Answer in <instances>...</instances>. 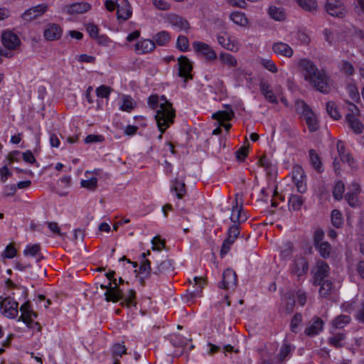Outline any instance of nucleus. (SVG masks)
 <instances>
[{
    "instance_id": "1",
    "label": "nucleus",
    "mask_w": 364,
    "mask_h": 364,
    "mask_svg": "<svg viewBox=\"0 0 364 364\" xmlns=\"http://www.w3.org/2000/svg\"><path fill=\"white\" fill-rule=\"evenodd\" d=\"M175 110L172 107V105L169 102L164 101L160 105L159 109L155 114V119L157 123L161 134L158 139H162L163 134L167 128L170 127L174 122Z\"/></svg>"
},
{
    "instance_id": "2",
    "label": "nucleus",
    "mask_w": 364,
    "mask_h": 364,
    "mask_svg": "<svg viewBox=\"0 0 364 364\" xmlns=\"http://www.w3.org/2000/svg\"><path fill=\"white\" fill-rule=\"evenodd\" d=\"M304 78L311 86L320 92L327 94L331 90L329 77L323 70H319L316 68Z\"/></svg>"
},
{
    "instance_id": "3",
    "label": "nucleus",
    "mask_w": 364,
    "mask_h": 364,
    "mask_svg": "<svg viewBox=\"0 0 364 364\" xmlns=\"http://www.w3.org/2000/svg\"><path fill=\"white\" fill-rule=\"evenodd\" d=\"M296 109L304 118L310 132H315L318 129L316 116L304 101L298 100L296 103Z\"/></svg>"
},
{
    "instance_id": "4",
    "label": "nucleus",
    "mask_w": 364,
    "mask_h": 364,
    "mask_svg": "<svg viewBox=\"0 0 364 364\" xmlns=\"http://www.w3.org/2000/svg\"><path fill=\"white\" fill-rule=\"evenodd\" d=\"M329 269V266L326 262L322 260L317 261L311 270L314 284L316 286L320 285L324 279L328 276Z\"/></svg>"
},
{
    "instance_id": "5",
    "label": "nucleus",
    "mask_w": 364,
    "mask_h": 364,
    "mask_svg": "<svg viewBox=\"0 0 364 364\" xmlns=\"http://www.w3.org/2000/svg\"><path fill=\"white\" fill-rule=\"evenodd\" d=\"M228 237L223 241L220 255L224 257L230 250L231 245L235 242L240 234V226L238 224H233L228 229Z\"/></svg>"
},
{
    "instance_id": "6",
    "label": "nucleus",
    "mask_w": 364,
    "mask_h": 364,
    "mask_svg": "<svg viewBox=\"0 0 364 364\" xmlns=\"http://www.w3.org/2000/svg\"><path fill=\"white\" fill-rule=\"evenodd\" d=\"M309 269V263L306 258L296 256L291 265V274L300 277L306 274Z\"/></svg>"
},
{
    "instance_id": "7",
    "label": "nucleus",
    "mask_w": 364,
    "mask_h": 364,
    "mask_svg": "<svg viewBox=\"0 0 364 364\" xmlns=\"http://www.w3.org/2000/svg\"><path fill=\"white\" fill-rule=\"evenodd\" d=\"M18 304L11 297L4 299L0 303L3 314L8 318H15L18 313Z\"/></svg>"
},
{
    "instance_id": "8",
    "label": "nucleus",
    "mask_w": 364,
    "mask_h": 364,
    "mask_svg": "<svg viewBox=\"0 0 364 364\" xmlns=\"http://www.w3.org/2000/svg\"><path fill=\"white\" fill-rule=\"evenodd\" d=\"M325 8L326 12L332 16L343 18L346 14V8L340 0H327Z\"/></svg>"
},
{
    "instance_id": "9",
    "label": "nucleus",
    "mask_w": 364,
    "mask_h": 364,
    "mask_svg": "<svg viewBox=\"0 0 364 364\" xmlns=\"http://www.w3.org/2000/svg\"><path fill=\"white\" fill-rule=\"evenodd\" d=\"M1 41L4 46L6 48V50L11 51L12 53L21 43L18 36L10 31H4L2 33Z\"/></svg>"
},
{
    "instance_id": "10",
    "label": "nucleus",
    "mask_w": 364,
    "mask_h": 364,
    "mask_svg": "<svg viewBox=\"0 0 364 364\" xmlns=\"http://www.w3.org/2000/svg\"><path fill=\"white\" fill-rule=\"evenodd\" d=\"M237 286V274L232 269H228L223 274L219 287L224 289H234Z\"/></svg>"
},
{
    "instance_id": "11",
    "label": "nucleus",
    "mask_w": 364,
    "mask_h": 364,
    "mask_svg": "<svg viewBox=\"0 0 364 364\" xmlns=\"http://www.w3.org/2000/svg\"><path fill=\"white\" fill-rule=\"evenodd\" d=\"M193 47L196 52L203 55L207 60H213L217 58L216 53L208 44L195 41L193 43Z\"/></svg>"
},
{
    "instance_id": "12",
    "label": "nucleus",
    "mask_w": 364,
    "mask_h": 364,
    "mask_svg": "<svg viewBox=\"0 0 364 364\" xmlns=\"http://www.w3.org/2000/svg\"><path fill=\"white\" fill-rule=\"evenodd\" d=\"M48 6L46 4H38L25 11L21 16L23 20L30 21L42 16L48 11Z\"/></svg>"
},
{
    "instance_id": "13",
    "label": "nucleus",
    "mask_w": 364,
    "mask_h": 364,
    "mask_svg": "<svg viewBox=\"0 0 364 364\" xmlns=\"http://www.w3.org/2000/svg\"><path fill=\"white\" fill-rule=\"evenodd\" d=\"M178 75L184 78L186 82L188 79H192L191 71L192 70V65L189 60L185 56H181L178 60Z\"/></svg>"
},
{
    "instance_id": "14",
    "label": "nucleus",
    "mask_w": 364,
    "mask_h": 364,
    "mask_svg": "<svg viewBox=\"0 0 364 364\" xmlns=\"http://www.w3.org/2000/svg\"><path fill=\"white\" fill-rule=\"evenodd\" d=\"M259 87L261 94L268 102L272 104L278 103L277 96L274 94L272 86L267 81L264 80H260Z\"/></svg>"
},
{
    "instance_id": "15",
    "label": "nucleus",
    "mask_w": 364,
    "mask_h": 364,
    "mask_svg": "<svg viewBox=\"0 0 364 364\" xmlns=\"http://www.w3.org/2000/svg\"><path fill=\"white\" fill-rule=\"evenodd\" d=\"M237 197H238V194H236L235 200V205H233L232 209L230 220L234 224L238 223V225H239L242 222H245L247 220V217L246 214L243 212L242 206V205L238 206Z\"/></svg>"
},
{
    "instance_id": "16",
    "label": "nucleus",
    "mask_w": 364,
    "mask_h": 364,
    "mask_svg": "<svg viewBox=\"0 0 364 364\" xmlns=\"http://www.w3.org/2000/svg\"><path fill=\"white\" fill-rule=\"evenodd\" d=\"M113 289L107 290L105 293V300L107 301H112L116 303L119 301H122L124 299V294L122 289H119L117 284V279L113 281Z\"/></svg>"
},
{
    "instance_id": "17",
    "label": "nucleus",
    "mask_w": 364,
    "mask_h": 364,
    "mask_svg": "<svg viewBox=\"0 0 364 364\" xmlns=\"http://www.w3.org/2000/svg\"><path fill=\"white\" fill-rule=\"evenodd\" d=\"M272 50L275 54L287 58H291L294 54L293 49L287 43L281 41L272 44Z\"/></svg>"
},
{
    "instance_id": "18",
    "label": "nucleus",
    "mask_w": 364,
    "mask_h": 364,
    "mask_svg": "<svg viewBox=\"0 0 364 364\" xmlns=\"http://www.w3.org/2000/svg\"><path fill=\"white\" fill-rule=\"evenodd\" d=\"M323 321L318 317L312 318L311 322L305 329V333L309 336H314L318 335L322 330Z\"/></svg>"
},
{
    "instance_id": "19",
    "label": "nucleus",
    "mask_w": 364,
    "mask_h": 364,
    "mask_svg": "<svg viewBox=\"0 0 364 364\" xmlns=\"http://www.w3.org/2000/svg\"><path fill=\"white\" fill-rule=\"evenodd\" d=\"M173 271L172 261L169 259H165L159 262L154 268L152 274L159 277Z\"/></svg>"
},
{
    "instance_id": "20",
    "label": "nucleus",
    "mask_w": 364,
    "mask_h": 364,
    "mask_svg": "<svg viewBox=\"0 0 364 364\" xmlns=\"http://www.w3.org/2000/svg\"><path fill=\"white\" fill-rule=\"evenodd\" d=\"M117 17L123 20H127L132 16V9L129 3L127 0H121L120 4H117Z\"/></svg>"
},
{
    "instance_id": "21",
    "label": "nucleus",
    "mask_w": 364,
    "mask_h": 364,
    "mask_svg": "<svg viewBox=\"0 0 364 364\" xmlns=\"http://www.w3.org/2000/svg\"><path fill=\"white\" fill-rule=\"evenodd\" d=\"M155 43L154 41L145 39L138 41L135 45V51L138 54H144L154 50Z\"/></svg>"
},
{
    "instance_id": "22",
    "label": "nucleus",
    "mask_w": 364,
    "mask_h": 364,
    "mask_svg": "<svg viewBox=\"0 0 364 364\" xmlns=\"http://www.w3.org/2000/svg\"><path fill=\"white\" fill-rule=\"evenodd\" d=\"M20 310L21 311V316L18 320L23 321L28 327H32L31 323H33V320L31 316H34L36 317V315L31 309L29 304L28 303L22 304Z\"/></svg>"
},
{
    "instance_id": "23",
    "label": "nucleus",
    "mask_w": 364,
    "mask_h": 364,
    "mask_svg": "<svg viewBox=\"0 0 364 364\" xmlns=\"http://www.w3.org/2000/svg\"><path fill=\"white\" fill-rule=\"evenodd\" d=\"M62 35L61 28L56 24H50L44 31V36L48 41H53L60 38Z\"/></svg>"
},
{
    "instance_id": "24",
    "label": "nucleus",
    "mask_w": 364,
    "mask_h": 364,
    "mask_svg": "<svg viewBox=\"0 0 364 364\" xmlns=\"http://www.w3.org/2000/svg\"><path fill=\"white\" fill-rule=\"evenodd\" d=\"M297 65L299 66L304 77L318 68L313 61L308 58L300 59L297 63Z\"/></svg>"
},
{
    "instance_id": "25",
    "label": "nucleus",
    "mask_w": 364,
    "mask_h": 364,
    "mask_svg": "<svg viewBox=\"0 0 364 364\" xmlns=\"http://www.w3.org/2000/svg\"><path fill=\"white\" fill-rule=\"evenodd\" d=\"M337 150L341 160L343 163L348 164L349 166H353L354 160L351 157L350 154L346 151L344 144L341 141H338L337 143Z\"/></svg>"
},
{
    "instance_id": "26",
    "label": "nucleus",
    "mask_w": 364,
    "mask_h": 364,
    "mask_svg": "<svg viewBox=\"0 0 364 364\" xmlns=\"http://www.w3.org/2000/svg\"><path fill=\"white\" fill-rule=\"evenodd\" d=\"M168 22L176 28L186 30L189 28L188 22L180 16L172 14L168 16Z\"/></svg>"
},
{
    "instance_id": "27",
    "label": "nucleus",
    "mask_w": 364,
    "mask_h": 364,
    "mask_svg": "<svg viewBox=\"0 0 364 364\" xmlns=\"http://www.w3.org/2000/svg\"><path fill=\"white\" fill-rule=\"evenodd\" d=\"M90 5L86 2L75 3L68 6L67 12L70 14H83L90 9Z\"/></svg>"
},
{
    "instance_id": "28",
    "label": "nucleus",
    "mask_w": 364,
    "mask_h": 364,
    "mask_svg": "<svg viewBox=\"0 0 364 364\" xmlns=\"http://www.w3.org/2000/svg\"><path fill=\"white\" fill-rule=\"evenodd\" d=\"M346 119L349 127L353 130L355 133L360 134L363 132V125L357 119L356 116L352 114H347L346 116Z\"/></svg>"
},
{
    "instance_id": "29",
    "label": "nucleus",
    "mask_w": 364,
    "mask_h": 364,
    "mask_svg": "<svg viewBox=\"0 0 364 364\" xmlns=\"http://www.w3.org/2000/svg\"><path fill=\"white\" fill-rule=\"evenodd\" d=\"M172 192H175L178 199H182L186 194V185L184 182L179 181L178 178H175L172 181L171 187Z\"/></svg>"
},
{
    "instance_id": "30",
    "label": "nucleus",
    "mask_w": 364,
    "mask_h": 364,
    "mask_svg": "<svg viewBox=\"0 0 364 364\" xmlns=\"http://www.w3.org/2000/svg\"><path fill=\"white\" fill-rule=\"evenodd\" d=\"M218 43L223 48L231 51L237 49L233 43L230 41V37L226 33H221L217 36Z\"/></svg>"
},
{
    "instance_id": "31",
    "label": "nucleus",
    "mask_w": 364,
    "mask_h": 364,
    "mask_svg": "<svg viewBox=\"0 0 364 364\" xmlns=\"http://www.w3.org/2000/svg\"><path fill=\"white\" fill-rule=\"evenodd\" d=\"M164 101L168 102L164 95L159 98L157 95H153L148 98V105L151 109L156 110V114L157 111L159 109L160 105Z\"/></svg>"
},
{
    "instance_id": "32",
    "label": "nucleus",
    "mask_w": 364,
    "mask_h": 364,
    "mask_svg": "<svg viewBox=\"0 0 364 364\" xmlns=\"http://www.w3.org/2000/svg\"><path fill=\"white\" fill-rule=\"evenodd\" d=\"M304 200L300 196L292 194L289 198V208L290 210H299L301 209Z\"/></svg>"
},
{
    "instance_id": "33",
    "label": "nucleus",
    "mask_w": 364,
    "mask_h": 364,
    "mask_svg": "<svg viewBox=\"0 0 364 364\" xmlns=\"http://www.w3.org/2000/svg\"><path fill=\"white\" fill-rule=\"evenodd\" d=\"M316 250H317L319 252L321 257L324 259L328 258L331 253V246L328 242H323L321 244L316 245L315 246Z\"/></svg>"
},
{
    "instance_id": "34",
    "label": "nucleus",
    "mask_w": 364,
    "mask_h": 364,
    "mask_svg": "<svg viewBox=\"0 0 364 364\" xmlns=\"http://www.w3.org/2000/svg\"><path fill=\"white\" fill-rule=\"evenodd\" d=\"M234 116L232 110L218 111L213 114L212 117L217 119L218 122H222L229 121Z\"/></svg>"
},
{
    "instance_id": "35",
    "label": "nucleus",
    "mask_w": 364,
    "mask_h": 364,
    "mask_svg": "<svg viewBox=\"0 0 364 364\" xmlns=\"http://www.w3.org/2000/svg\"><path fill=\"white\" fill-rule=\"evenodd\" d=\"M231 20L236 24L245 26L248 23V20L245 15L242 12H233L230 15Z\"/></svg>"
},
{
    "instance_id": "36",
    "label": "nucleus",
    "mask_w": 364,
    "mask_h": 364,
    "mask_svg": "<svg viewBox=\"0 0 364 364\" xmlns=\"http://www.w3.org/2000/svg\"><path fill=\"white\" fill-rule=\"evenodd\" d=\"M40 249L41 247L38 244L28 245L24 250L23 254L26 256H38V258L37 259V262H39L42 258V257H39Z\"/></svg>"
},
{
    "instance_id": "37",
    "label": "nucleus",
    "mask_w": 364,
    "mask_h": 364,
    "mask_svg": "<svg viewBox=\"0 0 364 364\" xmlns=\"http://www.w3.org/2000/svg\"><path fill=\"white\" fill-rule=\"evenodd\" d=\"M326 109L328 114L333 119L338 120L341 119V115L338 111L337 107L333 102H328L326 103Z\"/></svg>"
},
{
    "instance_id": "38",
    "label": "nucleus",
    "mask_w": 364,
    "mask_h": 364,
    "mask_svg": "<svg viewBox=\"0 0 364 364\" xmlns=\"http://www.w3.org/2000/svg\"><path fill=\"white\" fill-rule=\"evenodd\" d=\"M170 40L169 33L166 31H161L154 37V43L159 46H166Z\"/></svg>"
},
{
    "instance_id": "39",
    "label": "nucleus",
    "mask_w": 364,
    "mask_h": 364,
    "mask_svg": "<svg viewBox=\"0 0 364 364\" xmlns=\"http://www.w3.org/2000/svg\"><path fill=\"white\" fill-rule=\"evenodd\" d=\"M346 338V335L343 333H337L328 338V343L335 348L343 347V341Z\"/></svg>"
},
{
    "instance_id": "40",
    "label": "nucleus",
    "mask_w": 364,
    "mask_h": 364,
    "mask_svg": "<svg viewBox=\"0 0 364 364\" xmlns=\"http://www.w3.org/2000/svg\"><path fill=\"white\" fill-rule=\"evenodd\" d=\"M351 321V318L348 315H340L337 316L333 321V326L336 328H342L347 324H348Z\"/></svg>"
},
{
    "instance_id": "41",
    "label": "nucleus",
    "mask_w": 364,
    "mask_h": 364,
    "mask_svg": "<svg viewBox=\"0 0 364 364\" xmlns=\"http://www.w3.org/2000/svg\"><path fill=\"white\" fill-rule=\"evenodd\" d=\"M298 4L304 10L308 11H314L317 8L316 0H296Z\"/></svg>"
},
{
    "instance_id": "42",
    "label": "nucleus",
    "mask_w": 364,
    "mask_h": 364,
    "mask_svg": "<svg viewBox=\"0 0 364 364\" xmlns=\"http://www.w3.org/2000/svg\"><path fill=\"white\" fill-rule=\"evenodd\" d=\"M310 161L313 167L318 172L321 171V163L318 155L314 149L309 151Z\"/></svg>"
},
{
    "instance_id": "43",
    "label": "nucleus",
    "mask_w": 364,
    "mask_h": 364,
    "mask_svg": "<svg viewBox=\"0 0 364 364\" xmlns=\"http://www.w3.org/2000/svg\"><path fill=\"white\" fill-rule=\"evenodd\" d=\"M135 102L130 96H124L120 109L125 112H130L134 108Z\"/></svg>"
},
{
    "instance_id": "44",
    "label": "nucleus",
    "mask_w": 364,
    "mask_h": 364,
    "mask_svg": "<svg viewBox=\"0 0 364 364\" xmlns=\"http://www.w3.org/2000/svg\"><path fill=\"white\" fill-rule=\"evenodd\" d=\"M170 342L173 346L178 348H183L187 345V339L178 334L172 335Z\"/></svg>"
},
{
    "instance_id": "45",
    "label": "nucleus",
    "mask_w": 364,
    "mask_h": 364,
    "mask_svg": "<svg viewBox=\"0 0 364 364\" xmlns=\"http://www.w3.org/2000/svg\"><path fill=\"white\" fill-rule=\"evenodd\" d=\"M220 59L223 63L230 67H235L237 65L236 58L230 53H221L220 54Z\"/></svg>"
},
{
    "instance_id": "46",
    "label": "nucleus",
    "mask_w": 364,
    "mask_h": 364,
    "mask_svg": "<svg viewBox=\"0 0 364 364\" xmlns=\"http://www.w3.org/2000/svg\"><path fill=\"white\" fill-rule=\"evenodd\" d=\"M80 184L85 188L94 191L97 187V178L95 177L88 178L87 179L82 180Z\"/></svg>"
},
{
    "instance_id": "47",
    "label": "nucleus",
    "mask_w": 364,
    "mask_h": 364,
    "mask_svg": "<svg viewBox=\"0 0 364 364\" xmlns=\"http://www.w3.org/2000/svg\"><path fill=\"white\" fill-rule=\"evenodd\" d=\"M331 222L334 227L338 228L343 223L342 214L338 210H333L331 213Z\"/></svg>"
},
{
    "instance_id": "48",
    "label": "nucleus",
    "mask_w": 364,
    "mask_h": 364,
    "mask_svg": "<svg viewBox=\"0 0 364 364\" xmlns=\"http://www.w3.org/2000/svg\"><path fill=\"white\" fill-rule=\"evenodd\" d=\"M319 294L321 296H327L332 290V283L328 280L323 281L320 284Z\"/></svg>"
},
{
    "instance_id": "49",
    "label": "nucleus",
    "mask_w": 364,
    "mask_h": 364,
    "mask_svg": "<svg viewBox=\"0 0 364 364\" xmlns=\"http://www.w3.org/2000/svg\"><path fill=\"white\" fill-rule=\"evenodd\" d=\"M344 190H345V185H344L343 182L338 181L333 188V194L334 198L338 200H341L342 198Z\"/></svg>"
},
{
    "instance_id": "50",
    "label": "nucleus",
    "mask_w": 364,
    "mask_h": 364,
    "mask_svg": "<svg viewBox=\"0 0 364 364\" xmlns=\"http://www.w3.org/2000/svg\"><path fill=\"white\" fill-rule=\"evenodd\" d=\"M194 285L197 286L196 289L191 292L192 296L196 297L202 291V289L205 284V280L201 277H195L193 278Z\"/></svg>"
},
{
    "instance_id": "51",
    "label": "nucleus",
    "mask_w": 364,
    "mask_h": 364,
    "mask_svg": "<svg viewBox=\"0 0 364 364\" xmlns=\"http://www.w3.org/2000/svg\"><path fill=\"white\" fill-rule=\"evenodd\" d=\"M269 14L272 18L277 21H282L285 16L283 11L277 7H270L269 9Z\"/></svg>"
},
{
    "instance_id": "52",
    "label": "nucleus",
    "mask_w": 364,
    "mask_h": 364,
    "mask_svg": "<svg viewBox=\"0 0 364 364\" xmlns=\"http://www.w3.org/2000/svg\"><path fill=\"white\" fill-rule=\"evenodd\" d=\"M262 65L266 68L267 70L272 73H276L278 71L277 67L275 63L270 59H262L261 60Z\"/></svg>"
},
{
    "instance_id": "53",
    "label": "nucleus",
    "mask_w": 364,
    "mask_h": 364,
    "mask_svg": "<svg viewBox=\"0 0 364 364\" xmlns=\"http://www.w3.org/2000/svg\"><path fill=\"white\" fill-rule=\"evenodd\" d=\"M302 321V315L299 313L296 314L291 318L290 328L292 332L296 333L299 323Z\"/></svg>"
},
{
    "instance_id": "54",
    "label": "nucleus",
    "mask_w": 364,
    "mask_h": 364,
    "mask_svg": "<svg viewBox=\"0 0 364 364\" xmlns=\"http://www.w3.org/2000/svg\"><path fill=\"white\" fill-rule=\"evenodd\" d=\"M176 46L180 50L183 52L186 51L189 46L188 38L186 36H179L177 39Z\"/></svg>"
},
{
    "instance_id": "55",
    "label": "nucleus",
    "mask_w": 364,
    "mask_h": 364,
    "mask_svg": "<svg viewBox=\"0 0 364 364\" xmlns=\"http://www.w3.org/2000/svg\"><path fill=\"white\" fill-rule=\"evenodd\" d=\"M291 351V346L288 343H284L280 348L279 353V358L281 361L284 360Z\"/></svg>"
},
{
    "instance_id": "56",
    "label": "nucleus",
    "mask_w": 364,
    "mask_h": 364,
    "mask_svg": "<svg viewBox=\"0 0 364 364\" xmlns=\"http://www.w3.org/2000/svg\"><path fill=\"white\" fill-rule=\"evenodd\" d=\"M111 88L106 85H101L96 90V94L97 97H102V98H108L109 95L111 92Z\"/></svg>"
},
{
    "instance_id": "57",
    "label": "nucleus",
    "mask_w": 364,
    "mask_h": 364,
    "mask_svg": "<svg viewBox=\"0 0 364 364\" xmlns=\"http://www.w3.org/2000/svg\"><path fill=\"white\" fill-rule=\"evenodd\" d=\"M324 38L326 42L330 45H333L335 43L336 35L334 31L331 29H325L323 31Z\"/></svg>"
},
{
    "instance_id": "58",
    "label": "nucleus",
    "mask_w": 364,
    "mask_h": 364,
    "mask_svg": "<svg viewBox=\"0 0 364 364\" xmlns=\"http://www.w3.org/2000/svg\"><path fill=\"white\" fill-rule=\"evenodd\" d=\"M139 271L141 273H146L151 277L153 274L151 272V262L149 259H143V262L139 267Z\"/></svg>"
},
{
    "instance_id": "59",
    "label": "nucleus",
    "mask_w": 364,
    "mask_h": 364,
    "mask_svg": "<svg viewBox=\"0 0 364 364\" xmlns=\"http://www.w3.org/2000/svg\"><path fill=\"white\" fill-rule=\"evenodd\" d=\"M152 248L156 250H161L165 246V242L159 236L154 237L151 240Z\"/></svg>"
},
{
    "instance_id": "60",
    "label": "nucleus",
    "mask_w": 364,
    "mask_h": 364,
    "mask_svg": "<svg viewBox=\"0 0 364 364\" xmlns=\"http://www.w3.org/2000/svg\"><path fill=\"white\" fill-rule=\"evenodd\" d=\"M112 353L114 355L121 357L123 354L126 353V348L124 345L119 343L114 344L112 347Z\"/></svg>"
},
{
    "instance_id": "61",
    "label": "nucleus",
    "mask_w": 364,
    "mask_h": 364,
    "mask_svg": "<svg viewBox=\"0 0 364 364\" xmlns=\"http://www.w3.org/2000/svg\"><path fill=\"white\" fill-rule=\"evenodd\" d=\"M134 298H135V291L132 289L129 290L127 295L124 296V299H122V305H124V304H126L127 306L129 305H131L134 300Z\"/></svg>"
},
{
    "instance_id": "62",
    "label": "nucleus",
    "mask_w": 364,
    "mask_h": 364,
    "mask_svg": "<svg viewBox=\"0 0 364 364\" xmlns=\"http://www.w3.org/2000/svg\"><path fill=\"white\" fill-rule=\"evenodd\" d=\"M86 30L88 32L89 35L92 38H98V32L99 29L97 26L90 23L86 26Z\"/></svg>"
},
{
    "instance_id": "63",
    "label": "nucleus",
    "mask_w": 364,
    "mask_h": 364,
    "mask_svg": "<svg viewBox=\"0 0 364 364\" xmlns=\"http://www.w3.org/2000/svg\"><path fill=\"white\" fill-rule=\"evenodd\" d=\"M296 38L303 44H308L310 42L309 35L304 31H299L297 32Z\"/></svg>"
},
{
    "instance_id": "64",
    "label": "nucleus",
    "mask_w": 364,
    "mask_h": 364,
    "mask_svg": "<svg viewBox=\"0 0 364 364\" xmlns=\"http://www.w3.org/2000/svg\"><path fill=\"white\" fill-rule=\"evenodd\" d=\"M355 318L359 323L364 324V302H363L358 309L355 314Z\"/></svg>"
}]
</instances>
